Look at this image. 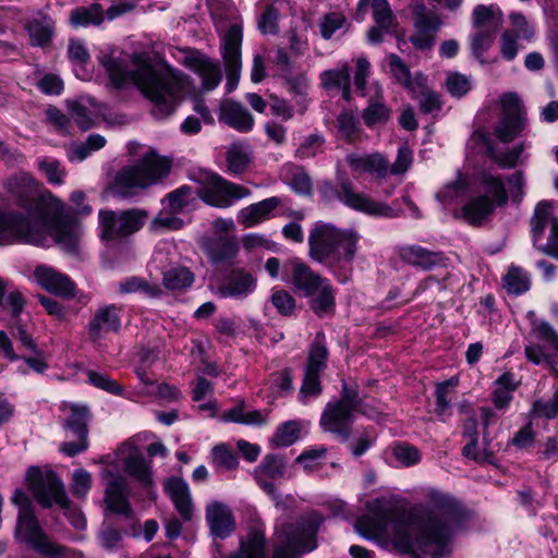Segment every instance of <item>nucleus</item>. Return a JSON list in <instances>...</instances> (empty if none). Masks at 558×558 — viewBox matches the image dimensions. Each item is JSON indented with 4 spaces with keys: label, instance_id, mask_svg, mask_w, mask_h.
I'll return each mask as SVG.
<instances>
[{
    "label": "nucleus",
    "instance_id": "obj_28",
    "mask_svg": "<svg viewBox=\"0 0 558 558\" xmlns=\"http://www.w3.org/2000/svg\"><path fill=\"white\" fill-rule=\"evenodd\" d=\"M205 251L214 264H232L239 253V241L233 234L214 235L205 242Z\"/></svg>",
    "mask_w": 558,
    "mask_h": 558
},
{
    "label": "nucleus",
    "instance_id": "obj_32",
    "mask_svg": "<svg viewBox=\"0 0 558 558\" xmlns=\"http://www.w3.org/2000/svg\"><path fill=\"white\" fill-rule=\"evenodd\" d=\"M495 209V202L488 195L470 198L453 216L473 226L481 225Z\"/></svg>",
    "mask_w": 558,
    "mask_h": 558
},
{
    "label": "nucleus",
    "instance_id": "obj_35",
    "mask_svg": "<svg viewBox=\"0 0 558 558\" xmlns=\"http://www.w3.org/2000/svg\"><path fill=\"white\" fill-rule=\"evenodd\" d=\"M130 449L126 457L122 459L125 472L138 481L144 487L153 485L151 470L147 465L145 459L136 450H133L132 442H125L121 449L120 454Z\"/></svg>",
    "mask_w": 558,
    "mask_h": 558
},
{
    "label": "nucleus",
    "instance_id": "obj_15",
    "mask_svg": "<svg viewBox=\"0 0 558 558\" xmlns=\"http://www.w3.org/2000/svg\"><path fill=\"white\" fill-rule=\"evenodd\" d=\"M145 211L128 209L121 213L100 210L98 214L100 236L105 241H114L138 231L143 223Z\"/></svg>",
    "mask_w": 558,
    "mask_h": 558
},
{
    "label": "nucleus",
    "instance_id": "obj_13",
    "mask_svg": "<svg viewBox=\"0 0 558 558\" xmlns=\"http://www.w3.org/2000/svg\"><path fill=\"white\" fill-rule=\"evenodd\" d=\"M16 534L36 553L45 557H64L68 549L50 541L45 533L33 509L19 511Z\"/></svg>",
    "mask_w": 558,
    "mask_h": 558
},
{
    "label": "nucleus",
    "instance_id": "obj_19",
    "mask_svg": "<svg viewBox=\"0 0 558 558\" xmlns=\"http://www.w3.org/2000/svg\"><path fill=\"white\" fill-rule=\"evenodd\" d=\"M35 282L49 293L71 299L75 296V283L69 276L48 265H38L34 269Z\"/></svg>",
    "mask_w": 558,
    "mask_h": 558
},
{
    "label": "nucleus",
    "instance_id": "obj_54",
    "mask_svg": "<svg viewBox=\"0 0 558 558\" xmlns=\"http://www.w3.org/2000/svg\"><path fill=\"white\" fill-rule=\"evenodd\" d=\"M458 379L450 378L446 381L439 383L436 386V413L439 416H447L450 414V393L457 386Z\"/></svg>",
    "mask_w": 558,
    "mask_h": 558
},
{
    "label": "nucleus",
    "instance_id": "obj_56",
    "mask_svg": "<svg viewBox=\"0 0 558 558\" xmlns=\"http://www.w3.org/2000/svg\"><path fill=\"white\" fill-rule=\"evenodd\" d=\"M495 35L496 33L475 29L474 34L471 36V52L482 64L486 62L484 60V53L492 47Z\"/></svg>",
    "mask_w": 558,
    "mask_h": 558
},
{
    "label": "nucleus",
    "instance_id": "obj_49",
    "mask_svg": "<svg viewBox=\"0 0 558 558\" xmlns=\"http://www.w3.org/2000/svg\"><path fill=\"white\" fill-rule=\"evenodd\" d=\"M504 288L511 294H522L530 289V276L519 266L509 267L502 278Z\"/></svg>",
    "mask_w": 558,
    "mask_h": 558
},
{
    "label": "nucleus",
    "instance_id": "obj_48",
    "mask_svg": "<svg viewBox=\"0 0 558 558\" xmlns=\"http://www.w3.org/2000/svg\"><path fill=\"white\" fill-rule=\"evenodd\" d=\"M195 278L186 267H175L163 272L162 284L171 291H182L190 288Z\"/></svg>",
    "mask_w": 558,
    "mask_h": 558
},
{
    "label": "nucleus",
    "instance_id": "obj_23",
    "mask_svg": "<svg viewBox=\"0 0 558 558\" xmlns=\"http://www.w3.org/2000/svg\"><path fill=\"white\" fill-rule=\"evenodd\" d=\"M345 161L352 172L368 173L376 179H385L389 174V161L379 153H351L347 155Z\"/></svg>",
    "mask_w": 558,
    "mask_h": 558
},
{
    "label": "nucleus",
    "instance_id": "obj_39",
    "mask_svg": "<svg viewBox=\"0 0 558 558\" xmlns=\"http://www.w3.org/2000/svg\"><path fill=\"white\" fill-rule=\"evenodd\" d=\"M64 410L69 411V416L64 422V428L70 436H88L89 410L86 405L70 403L64 405Z\"/></svg>",
    "mask_w": 558,
    "mask_h": 558
},
{
    "label": "nucleus",
    "instance_id": "obj_26",
    "mask_svg": "<svg viewBox=\"0 0 558 558\" xmlns=\"http://www.w3.org/2000/svg\"><path fill=\"white\" fill-rule=\"evenodd\" d=\"M256 288L254 276L242 268L232 269L218 288L222 298L244 299Z\"/></svg>",
    "mask_w": 558,
    "mask_h": 558
},
{
    "label": "nucleus",
    "instance_id": "obj_1",
    "mask_svg": "<svg viewBox=\"0 0 558 558\" xmlns=\"http://www.w3.org/2000/svg\"><path fill=\"white\" fill-rule=\"evenodd\" d=\"M472 512L450 494L430 489L427 501L405 513L396 500L378 497L366 504V513L354 524L367 539L391 536L395 546L412 558H445L453 550V539L464 532Z\"/></svg>",
    "mask_w": 558,
    "mask_h": 558
},
{
    "label": "nucleus",
    "instance_id": "obj_55",
    "mask_svg": "<svg viewBox=\"0 0 558 558\" xmlns=\"http://www.w3.org/2000/svg\"><path fill=\"white\" fill-rule=\"evenodd\" d=\"M86 375L87 381L92 386L114 396H123L124 388L110 376L92 369L87 371Z\"/></svg>",
    "mask_w": 558,
    "mask_h": 558
},
{
    "label": "nucleus",
    "instance_id": "obj_12",
    "mask_svg": "<svg viewBox=\"0 0 558 558\" xmlns=\"http://www.w3.org/2000/svg\"><path fill=\"white\" fill-rule=\"evenodd\" d=\"M242 19L236 12H231V24L221 39V56L227 72L226 88L229 93L236 88L240 81L242 70Z\"/></svg>",
    "mask_w": 558,
    "mask_h": 558
},
{
    "label": "nucleus",
    "instance_id": "obj_25",
    "mask_svg": "<svg viewBox=\"0 0 558 558\" xmlns=\"http://www.w3.org/2000/svg\"><path fill=\"white\" fill-rule=\"evenodd\" d=\"M385 62L392 78L409 93L415 94L418 89L425 87L427 77L422 72H415L412 76L410 69L398 54H387Z\"/></svg>",
    "mask_w": 558,
    "mask_h": 558
},
{
    "label": "nucleus",
    "instance_id": "obj_38",
    "mask_svg": "<svg viewBox=\"0 0 558 558\" xmlns=\"http://www.w3.org/2000/svg\"><path fill=\"white\" fill-rule=\"evenodd\" d=\"M472 20L475 29L497 33L502 25L504 15L496 4H480L474 8Z\"/></svg>",
    "mask_w": 558,
    "mask_h": 558
},
{
    "label": "nucleus",
    "instance_id": "obj_63",
    "mask_svg": "<svg viewBox=\"0 0 558 558\" xmlns=\"http://www.w3.org/2000/svg\"><path fill=\"white\" fill-rule=\"evenodd\" d=\"M324 137L319 134H310L303 138L299 148L296 149V156L301 159L315 157L317 154L323 151Z\"/></svg>",
    "mask_w": 558,
    "mask_h": 558
},
{
    "label": "nucleus",
    "instance_id": "obj_6",
    "mask_svg": "<svg viewBox=\"0 0 558 558\" xmlns=\"http://www.w3.org/2000/svg\"><path fill=\"white\" fill-rule=\"evenodd\" d=\"M170 162L155 153L146 154L136 163L123 167L117 173L110 192L114 197L126 199L140 190L156 184L170 171Z\"/></svg>",
    "mask_w": 558,
    "mask_h": 558
},
{
    "label": "nucleus",
    "instance_id": "obj_20",
    "mask_svg": "<svg viewBox=\"0 0 558 558\" xmlns=\"http://www.w3.org/2000/svg\"><path fill=\"white\" fill-rule=\"evenodd\" d=\"M290 282L294 289L304 296L313 295L327 279L311 269L300 259H291L284 265Z\"/></svg>",
    "mask_w": 558,
    "mask_h": 558
},
{
    "label": "nucleus",
    "instance_id": "obj_14",
    "mask_svg": "<svg viewBox=\"0 0 558 558\" xmlns=\"http://www.w3.org/2000/svg\"><path fill=\"white\" fill-rule=\"evenodd\" d=\"M534 246L558 260V218L551 214L550 205L539 202L531 220Z\"/></svg>",
    "mask_w": 558,
    "mask_h": 558
},
{
    "label": "nucleus",
    "instance_id": "obj_58",
    "mask_svg": "<svg viewBox=\"0 0 558 558\" xmlns=\"http://www.w3.org/2000/svg\"><path fill=\"white\" fill-rule=\"evenodd\" d=\"M390 109L380 100L371 102L363 111L362 118L368 128L385 124L390 119Z\"/></svg>",
    "mask_w": 558,
    "mask_h": 558
},
{
    "label": "nucleus",
    "instance_id": "obj_11",
    "mask_svg": "<svg viewBox=\"0 0 558 558\" xmlns=\"http://www.w3.org/2000/svg\"><path fill=\"white\" fill-rule=\"evenodd\" d=\"M531 329L524 348L526 359L535 365H554L558 363V333L553 326L538 319L533 311L527 312Z\"/></svg>",
    "mask_w": 558,
    "mask_h": 558
},
{
    "label": "nucleus",
    "instance_id": "obj_46",
    "mask_svg": "<svg viewBox=\"0 0 558 558\" xmlns=\"http://www.w3.org/2000/svg\"><path fill=\"white\" fill-rule=\"evenodd\" d=\"M414 27L418 32L435 34L441 22L436 13L428 11L424 3L415 2L411 5Z\"/></svg>",
    "mask_w": 558,
    "mask_h": 558
},
{
    "label": "nucleus",
    "instance_id": "obj_29",
    "mask_svg": "<svg viewBox=\"0 0 558 558\" xmlns=\"http://www.w3.org/2000/svg\"><path fill=\"white\" fill-rule=\"evenodd\" d=\"M68 109L71 119L74 123L85 132L97 124L99 114L101 113L100 106L95 99L89 97H81L78 99L68 101Z\"/></svg>",
    "mask_w": 558,
    "mask_h": 558
},
{
    "label": "nucleus",
    "instance_id": "obj_8",
    "mask_svg": "<svg viewBox=\"0 0 558 558\" xmlns=\"http://www.w3.org/2000/svg\"><path fill=\"white\" fill-rule=\"evenodd\" d=\"M323 517L311 512L300 520L277 529L278 545L272 558H299L301 554L316 548V535L323 524Z\"/></svg>",
    "mask_w": 558,
    "mask_h": 558
},
{
    "label": "nucleus",
    "instance_id": "obj_37",
    "mask_svg": "<svg viewBox=\"0 0 558 558\" xmlns=\"http://www.w3.org/2000/svg\"><path fill=\"white\" fill-rule=\"evenodd\" d=\"M469 181L465 175L458 172L456 180L445 184L436 194V199L444 209L456 208L469 193Z\"/></svg>",
    "mask_w": 558,
    "mask_h": 558
},
{
    "label": "nucleus",
    "instance_id": "obj_44",
    "mask_svg": "<svg viewBox=\"0 0 558 558\" xmlns=\"http://www.w3.org/2000/svg\"><path fill=\"white\" fill-rule=\"evenodd\" d=\"M327 359L326 337L323 331H319L311 344L305 371L322 374L327 366Z\"/></svg>",
    "mask_w": 558,
    "mask_h": 558
},
{
    "label": "nucleus",
    "instance_id": "obj_34",
    "mask_svg": "<svg viewBox=\"0 0 558 558\" xmlns=\"http://www.w3.org/2000/svg\"><path fill=\"white\" fill-rule=\"evenodd\" d=\"M25 29L32 46L46 48L54 36V21L47 14L38 13L26 23Z\"/></svg>",
    "mask_w": 558,
    "mask_h": 558
},
{
    "label": "nucleus",
    "instance_id": "obj_40",
    "mask_svg": "<svg viewBox=\"0 0 558 558\" xmlns=\"http://www.w3.org/2000/svg\"><path fill=\"white\" fill-rule=\"evenodd\" d=\"M336 290L327 279L324 283L316 288V292L311 296L310 306L313 312L319 316L325 317L335 312L336 306Z\"/></svg>",
    "mask_w": 558,
    "mask_h": 558
},
{
    "label": "nucleus",
    "instance_id": "obj_30",
    "mask_svg": "<svg viewBox=\"0 0 558 558\" xmlns=\"http://www.w3.org/2000/svg\"><path fill=\"white\" fill-rule=\"evenodd\" d=\"M163 488L181 518L190 521L194 507L187 483L181 477L172 476L165 482Z\"/></svg>",
    "mask_w": 558,
    "mask_h": 558
},
{
    "label": "nucleus",
    "instance_id": "obj_61",
    "mask_svg": "<svg viewBox=\"0 0 558 558\" xmlns=\"http://www.w3.org/2000/svg\"><path fill=\"white\" fill-rule=\"evenodd\" d=\"M279 11L274 5H267L257 20V28L264 35H276L279 33Z\"/></svg>",
    "mask_w": 558,
    "mask_h": 558
},
{
    "label": "nucleus",
    "instance_id": "obj_22",
    "mask_svg": "<svg viewBox=\"0 0 558 558\" xmlns=\"http://www.w3.org/2000/svg\"><path fill=\"white\" fill-rule=\"evenodd\" d=\"M122 307L108 304L98 307L88 323V332L93 341L102 339L109 332H118L121 329Z\"/></svg>",
    "mask_w": 558,
    "mask_h": 558
},
{
    "label": "nucleus",
    "instance_id": "obj_50",
    "mask_svg": "<svg viewBox=\"0 0 558 558\" xmlns=\"http://www.w3.org/2000/svg\"><path fill=\"white\" fill-rule=\"evenodd\" d=\"M37 166L50 184L62 185L64 183L68 172L58 159L40 157L37 159Z\"/></svg>",
    "mask_w": 558,
    "mask_h": 558
},
{
    "label": "nucleus",
    "instance_id": "obj_57",
    "mask_svg": "<svg viewBox=\"0 0 558 558\" xmlns=\"http://www.w3.org/2000/svg\"><path fill=\"white\" fill-rule=\"evenodd\" d=\"M320 393V374L304 371V377L299 392L300 402L307 404L311 399L317 398Z\"/></svg>",
    "mask_w": 558,
    "mask_h": 558
},
{
    "label": "nucleus",
    "instance_id": "obj_42",
    "mask_svg": "<svg viewBox=\"0 0 558 558\" xmlns=\"http://www.w3.org/2000/svg\"><path fill=\"white\" fill-rule=\"evenodd\" d=\"M105 20V12L100 4L93 3L88 7H78L72 10L69 22L74 27L98 26Z\"/></svg>",
    "mask_w": 558,
    "mask_h": 558
},
{
    "label": "nucleus",
    "instance_id": "obj_33",
    "mask_svg": "<svg viewBox=\"0 0 558 558\" xmlns=\"http://www.w3.org/2000/svg\"><path fill=\"white\" fill-rule=\"evenodd\" d=\"M206 520L211 534L219 538L228 537L235 529L230 509L220 502H213L207 506Z\"/></svg>",
    "mask_w": 558,
    "mask_h": 558
},
{
    "label": "nucleus",
    "instance_id": "obj_64",
    "mask_svg": "<svg viewBox=\"0 0 558 558\" xmlns=\"http://www.w3.org/2000/svg\"><path fill=\"white\" fill-rule=\"evenodd\" d=\"M412 95L418 99L420 110L423 113H435L441 109L439 95L433 90L426 89V86Z\"/></svg>",
    "mask_w": 558,
    "mask_h": 558
},
{
    "label": "nucleus",
    "instance_id": "obj_43",
    "mask_svg": "<svg viewBox=\"0 0 558 558\" xmlns=\"http://www.w3.org/2000/svg\"><path fill=\"white\" fill-rule=\"evenodd\" d=\"M107 141L100 134H90L85 142L73 143L66 149L68 159L72 162H82L94 151L105 147Z\"/></svg>",
    "mask_w": 558,
    "mask_h": 558
},
{
    "label": "nucleus",
    "instance_id": "obj_21",
    "mask_svg": "<svg viewBox=\"0 0 558 558\" xmlns=\"http://www.w3.org/2000/svg\"><path fill=\"white\" fill-rule=\"evenodd\" d=\"M472 140L480 144L485 153L504 169H511L520 163L524 150L529 147L525 142H522L511 149L498 153L490 135L483 130L475 131L472 135Z\"/></svg>",
    "mask_w": 558,
    "mask_h": 558
},
{
    "label": "nucleus",
    "instance_id": "obj_47",
    "mask_svg": "<svg viewBox=\"0 0 558 558\" xmlns=\"http://www.w3.org/2000/svg\"><path fill=\"white\" fill-rule=\"evenodd\" d=\"M118 290L122 294L142 292L151 299H159L163 294L162 289L155 283H149L140 277H130L119 282Z\"/></svg>",
    "mask_w": 558,
    "mask_h": 558
},
{
    "label": "nucleus",
    "instance_id": "obj_2",
    "mask_svg": "<svg viewBox=\"0 0 558 558\" xmlns=\"http://www.w3.org/2000/svg\"><path fill=\"white\" fill-rule=\"evenodd\" d=\"M64 203L50 192L27 201L24 211H0V245L23 241L49 246L50 241L66 252H75L82 235L81 226L63 216Z\"/></svg>",
    "mask_w": 558,
    "mask_h": 558
},
{
    "label": "nucleus",
    "instance_id": "obj_41",
    "mask_svg": "<svg viewBox=\"0 0 558 558\" xmlns=\"http://www.w3.org/2000/svg\"><path fill=\"white\" fill-rule=\"evenodd\" d=\"M322 85L326 89H339L343 99H351V77L350 70L347 64L339 69L327 70L320 74Z\"/></svg>",
    "mask_w": 558,
    "mask_h": 558
},
{
    "label": "nucleus",
    "instance_id": "obj_5",
    "mask_svg": "<svg viewBox=\"0 0 558 558\" xmlns=\"http://www.w3.org/2000/svg\"><path fill=\"white\" fill-rule=\"evenodd\" d=\"M357 239V233L352 229H340L332 223L317 221L308 235L310 256L327 265L337 276V265L352 262Z\"/></svg>",
    "mask_w": 558,
    "mask_h": 558
},
{
    "label": "nucleus",
    "instance_id": "obj_27",
    "mask_svg": "<svg viewBox=\"0 0 558 558\" xmlns=\"http://www.w3.org/2000/svg\"><path fill=\"white\" fill-rule=\"evenodd\" d=\"M373 20L375 25L367 33L371 44L383 41L384 34L393 32L396 17L387 0H372Z\"/></svg>",
    "mask_w": 558,
    "mask_h": 558
},
{
    "label": "nucleus",
    "instance_id": "obj_4",
    "mask_svg": "<svg viewBox=\"0 0 558 558\" xmlns=\"http://www.w3.org/2000/svg\"><path fill=\"white\" fill-rule=\"evenodd\" d=\"M190 180L201 185L195 192L189 185H182L167 195V203L173 213H183L186 210L196 196H199L206 204L218 207L228 208L236 201L248 197L251 191L243 185L227 181L218 173L198 168L191 170Z\"/></svg>",
    "mask_w": 558,
    "mask_h": 558
},
{
    "label": "nucleus",
    "instance_id": "obj_60",
    "mask_svg": "<svg viewBox=\"0 0 558 558\" xmlns=\"http://www.w3.org/2000/svg\"><path fill=\"white\" fill-rule=\"evenodd\" d=\"M250 162L248 153L240 145H232L227 153V167L233 174L245 171Z\"/></svg>",
    "mask_w": 558,
    "mask_h": 558
},
{
    "label": "nucleus",
    "instance_id": "obj_51",
    "mask_svg": "<svg viewBox=\"0 0 558 558\" xmlns=\"http://www.w3.org/2000/svg\"><path fill=\"white\" fill-rule=\"evenodd\" d=\"M288 184L299 195H310L312 192V180L301 167L290 166L288 168Z\"/></svg>",
    "mask_w": 558,
    "mask_h": 558
},
{
    "label": "nucleus",
    "instance_id": "obj_18",
    "mask_svg": "<svg viewBox=\"0 0 558 558\" xmlns=\"http://www.w3.org/2000/svg\"><path fill=\"white\" fill-rule=\"evenodd\" d=\"M284 197L271 196L243 207L238 213V221L243 228H254L278 216V210L284 206Z\"/></svg>",
    "mask_w": 558,
    "mask_h": 558
},
{
    "label": "nucleus",
    "instance_id": "obj_17",
    "mask_svg": "<svg viewBox=\"0 0 558 558\" xmlns=\"http://www.w3.org/2000/svg\"><path fill=\"white\" fill-rule=\"evenodd\" d=\"M130 494L128 480L121 475L112 476L105 489V511L132 519L134 511L129 500Z\"/></svg>",
    "mask_w": 558,
    "mask_h": 558
},
{
    "label": "nucleus",
    "instance_id": "obj_9",
    "mask_svg": "<svg viewBox=\"0 0 558 558\" xmlns=\"http://www.w3.org/2000/svg\"><path fill=\"white\" fill-rule=\"evenodd\" d=\"M318 193L327 204L339 201L344 206L368 216L395 218L400 214V210L395 207L377 202L368 195L355 191L353 183L348 179L340 180L337 185L325 181L319 184Z\"/></svg>",
    "mask_w": 558,
    "mask_h": 558
},
{
    "label": "nucleus",
    "instance_id": "obj_24",
    "mask_svg": "<svg viewBox=\"0 0 558 558\" xmlns=\"http://www.w3.org/2000/svg\"><path fill=\"white\" fill-rule=\"evenodd\" d=\"M399 257L404 263L423 270L446 267L448 262L442 253L429 251L416 244L400 247Z\"/></svg>",
    "mask_w": 558,
    "mask_h": 558
},
{
    "label": "nucleus",
    "instance_id": "obj_52",
    "mask_svg": "<svg viewBox=\"0 0 558 558\" xmlns=\"http://www.w3.org/2000/svg\"><path fill=\"white\" fill-rule=\"evenodd\" d=\"M301 424L299 421H287L278 426L272 441L276 446L288 447L293 445L300 437Z\"/></svg>",
    "mask_w": 558,
    "mask_h": 558
},
{
    "label": "nucleus",
    "instance_id": "obj_53",
    "mask_svg": "<svg viewBox=\"0 0 558 558\" xmlns=\"http://www.w3.org/2000/svg\"><path fill=\"white\" fill-rule=\"evenodd\" d=\"M480 181L494 202H497L498 204H505L507 202V192L500 177L483 172Z\"/></svg>",
    "mask_w": 558,
    "mask_h": 558
},
{
    "label": "nucleus",
    "instance_id": "obj_16",
    "mask_svg": "<svg viewBox=\"0 0 558 558\" xmlns=\"http://www.w3.org/2000/svg\"><path fill=\"white\" fill-rule=\"evenodd\" d=\"M502 117L495 126V135L502 143H510L525 126V118L515 94H506L501 99Z\"/></svg>",
    "mask_w": 558,
    "mask_h": 558
},
{
    "label": "nucleus",
    "instance_id": "obj_31",
    "mask_svg": "<svg viewBox=\"0 0 558 558\" xmlns=\"http://www.w3.org/2000/svg\"><path fill=\"white\" fill-rule=\"evenodd\" d=\"M220 121L232 129L247 133L254 126V118L240 102L225 100L220 105Z\"/></svg>",
    "mask_w": 558,
    "mask_h": 558
},
{
    "label": "nucleus",
    "instance_id": "obj_36",
    "mask_svg": "<svg viewBox=\"0 0 558 558\" xmlns=\"http://www.w3.org/2000/svg\"><path fill=\"white\" fill-rule=\"evenodd\" d=\"M191 69L201 77L202 88L206 92L214 90L222 80V71L219 61L205 56L191 59Z\"/></svg>",
    "mask_w": 558,
    "mask_h": 558
},
{
    "label": "nucleus",
    "instance_id": "obj_7",
    "mask_svg": "<svg viewBox=\"0 0 558 558\" xmlns=\"http://www.w3.org/2000/svg\"><path fill=\"white\" fill-rule=\"evenodd\" d=\"M26 482L32 494L44 508L57 504L65 511V515L75 529L83 530L85 527L83 513L70 507L64 485L53 471L43 472L37 466H31L26 472Z\"/></svg>",
    "mask_w": 558,
    "mask_h": 558
},
{
    "label": "nucleus",
    "instance_id": "obj_10",
    "mask_svg": "<svg viewBox=\"0 0 558 558\" xmlns=\"http://www.w3.org/2000/svg\"><path fill=\"white\" fill-rule=\"evenodd\" d=\"M354 412H364L362 401L357 391L343 381L341 398L327 403L320 417V426L325 432L335 434L341 441H347L351 435Z\"/></svg>",
    "mask_w": 558,
    "mask_h": 558
},
{
    "label": "nucleus",
    "instance_id": "obj_62",
    "mask_svg": "<svg viewBox=\"0 0 558 558\" xmlns=\"http://www.w3.org/2000/svg\"><path fill=\"white\" fill-rule=\"evenodd\" d=\"M213 463L225 470H234L238 466V457L225 444L217 445L211 450Z\"/></svg>",
    "mask_w": 558,
    "mask_h": 558
},
{
    "label": "nucleus",
    "instance_id": "obj_45",
    "mask_svg": "<svg viewBox=\"0 0 558 558\" xmlns=\"http://www.w3.org/2000/svg\"><path fill=\"white\" fill-rule=\"evenodd\" d=\"M230 558H265V536L259 529L250 531L246 541H242L238 553Z\"/></svg>",
    "mask_w": 558,
    "mask_h": 558
},
{
    "label": "nucleus",
    "instance_id": "obj_59",
    "mask_svg": "<svg viewBox=\"0 0 558 558\" xmlns=\"http://www.w3.org/2000/svg\"><path fill=\"white\" fill-rule=\"evenodd\" d=\"M284 472L286 462L282 457L277 454H267L255 471V473L271 480L282 477Z\"/></svg>",
    "mask_w": 558,
    "mask_h": 558
},
{
    "label": "nucleus",
    "instance_id": "obj_3",
    "mask_svg": "<svg viewBox=\"0 0 558 558\" xmlns=\"http://www.w3.org/2000/svg\"><path fill=\"white\" fill-rule=\"evenodd\" d=\"M134 69L128 70L124 64L111 57H104L101 64L106 69L112 84L121 87L128 82L134 83L153 105V114L163 119L174 112L184 93L187 92L186 75L172 69L157 70L150 63L133 58Z\"/></svg>",
    "mask_w": 558,
    "mask_h": 558
}]
</instances>
